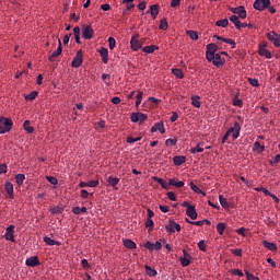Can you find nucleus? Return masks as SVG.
<instances>
[{"label":"nucleus","instance_id":"nucleus-13","mask_svg":"<svg viewBox=\"0 0 280 280\" xmlns=\"http://www.w3.org/2000/svg\"><path fill=\"white\" fill-rule=\"evenodd\" d=\"M186 214L191 219V221H196V219L198 217L196 207H194L192 205H189L186 210Z\"/></svg>","mask_w":280,"mask_h":280},{"label":"nucleus","instance_id":"nucleus-17","mask_svg":"<svg viewBox=\"0 0 280 280\" xmlns=\"http://www.w3.org/2000/svg\"><path fill=\"white\" fill-rule=\"evenodd\" d=\"M156 131H160V133L166 132V129L164 128V122H155V125L152 126L151 133H155Z\"/></svg>","mask_w":280,"mask_h":280},{"label":"nucleus","instance_id":"nucleus-52","mask_svg":"<svg viewBox=\"0 0 280 280\" xmlns=\"http://www.w3.org/2000/svg\"><path fill=\"white\" fill-rule=\"evenodd\" d=\"M108 43H109V49H115L116 48V38L109 37Z\"/></svg>","mask_w":280,"mask_h":280},{"label":"nucleus","instance_id":"nucleus-24","mask_svg":"<svg viewBox=\"0 0 280 280\" xmlns=\"http://www.w3.org/2000/svg\"><path fill=\"white\" fill-rule=\"evenodd\" d=\"M101 58L104 63H108V49L107 47H102L100 50Z\"/></svg>","mask_w":280,"mask_h":280},{"label":"nucleus","instance_id":"nucleus-28","mask_svg":"<svg viewBox=\"0 0 280 280\" xmlns=\"http://www.w3.org/2000/svg\"><path fill=\"white\" fill-rule=\"evenodd\" d=\"M165 230L167 231V233H175V231H176L175 220H170V222L166 223V225H165Z\"/></svg>","mask_w":280,"mask_h":280},{"label":"nucleus","instance_id":"nucleus-16","mask_svg":"<svg viewBox=\"0 0 280 280\" xmlns=\"http://www.w3.org/2000/svg\"><path fill=\"white\" fill-rule=\"evenodd\" d=\"M62 52V45L61 42L59 40V46L57 47L56 51H54L49 57H48V61L54 62V60L56 58H58L59 56H61Z\"/></svg>","mask_w":280,"mask_h":280},{"label":"nucleus","instance_id":"nucleus-51","mask_svg":"<svg viewBox=\"0 0 280 280\" xmlns=\"http://www.w3.org/2000/svg\"><path fill=\"white\" fill-rule=\"evenodd\" d=\"M203 151H205V149H203L202 147H200V145L192 147V148L190 149V152H191L192 154H196V152H203Z\"/></svg>","mask_w":280,"mask_h":280},{"label":"nucleus","instance_id":"nucleus-31","mask_svg":"<svg viewBox=\"0 0 280 280\" xmlns=\"http://www.w3.org/2000/svg\"><path fill=\"white\" fill-rule=\"evenodd\" d=\"M145 272L148 275V277L154 278L158 275V271L155 269H153V267H150L148 265H145Z\"/></svg>","mask_w":280,"mask_h":280},{"label":"nucleus","instance_id":"nucleus-1","mask_svg":"<svg viewBox=\"0 0 280 280\" xmlns=\"http://www.w3.org/2000/svg\"><path fill=\"white\" fill-rule=\"evenodd\" d=\"M153 180L155 183H159L160 186L163 187V189H170V186H175V187H184L185 186V182L180 180V182H176L175 178H170V182L167 184L166 180H164V178H160V177H153Z\"/></svg>","mask_w":280,"mask_h":280},{"label":"nucleus","instance_id":"nucleus-12","mask_svg":"<svg viewBox=\"0 0 280 280\" xmlns=\"http://www.w3.org/2000/svg\"><path fill=\"white\" fill-rule=\"evenodd\" d=\"M143 246L148 250H161L162 243H161V241H156L155 243H151V241H147Z\"/></svg>","mask_w":280,"mask_h":280},{"label":"nucleus","instance_id":"nucleus-61","mask_svg":"<svg viewBox=\"0 0 280 280\" xmlns=\"http://www.w3.org/2000/svg\"><path fill=\"white\" fill-rule=\"evenodd\" d=\"M47 182L52 184V185H58V179L54 176H48Z\"/></svg>","mask_w":280,"mask_h":280},{"label":"nucleus","instance_id":"nucleus-50","mask_svg":"<svg viewBox=\"0 0 280 280\" xmlns=\"http://www.w3.org/2000/svg\"><path fill=\"white\" fill-rule=\"evenodd\" d=\"M198 247H199V250L207 252L206 241L205 240L199 241Z\"/></svg>","mask_w":280,"mask_h":280},{"label":"nucleus","instance_id":"nucleus-47","mask_svg":"<svg viewBox=\"0 0 280 280\" xmlns=\"http://www.w3.org/2000/svg\"><path fill=\"white\" fill-rule=\"evenodd\" d=\"M167 28H168V23H167V20H161V22H160V30L161 31H167Z\"/></svg>","mask_w":280,"mask_h":280},{"label":"nucleus","instance_id":"nucleus-26","mask_svg":"<svg viewBox=\"0 0 280 280\" xmlns=\"http://www.w3.org/2000/svg\"><path fill=\"white\" fill-rule=\"evenodd\" d=\"M23 129H24V131L28 132V135H32V133H34V131H35L34 127L31 126L30 120H24V122H23Z\"/></svg>","mask_w":280,"mask_h":280},{"label":"nucleus","instance_id":"nucleus-49","mask_svg":"<svg viewBox=\"0 0 280 280\" xmlns=\"http://www.w3.org/2000/svg\"><path fill=\"white\" fill-rule=\"evenodd\" d=\"M165 143H166L167 147L176 145L177 144V138H167Z\"/></svg>","mask_w":280,"mask_h":280},{"label":"nucleus","instance_id":"nucleus-30","mask_svg":"<svg viewBox=\"0 0 280 280\" xmlns=\"http://www.w3.org/2000/svg\"><path fill=\"white\" fill-rule=\"evenodd\" d=\"M150 13H151L152 19L155 20L159 14V4L150 5Z\"/></svg>","mask_w":280,"mask_h":280},{"label":"nucleus","instance_id":"nucleus-56","mask_svg":"<svg viewBox=\"0 0 280 280\" xmlns=\"http://www.w3.org/2000/svg\"><path fill=\"white\" fill-rule=\"evenodd\" d=\"M167 198L171 199V201H177V196L173 191L167 192Z\"/></svg>","mask_w":280,"mask_h":280},{"label":"nucleus","instance_id":"nucleus-57","mask_svg":"<svg viewBox=\"0 0 280 280\" xmlns=\"http://www.w3.org/2000/svg\"><path fill=\"white\" fill-rule=\"evenodd\" d=\"M233 104L236 107H243V100L235 97Z\"/></svg>","mask_w":280,"mask_h":280},{"label":"nucleus","instance_id":"nucleus-40","mask_svg":"<svg viewBox=\"0 0 280 280\" xmlns=\"http://www.w3.org/2000/svg\"><path fill=\"white\" fill-rule=\"evenodd\" d=\"M143 100V91H139L138 94H136V107H139L140 104H142Z\"/></svg>","mask_w":280,"mask_h":280},{"label":"nucleus","instance_id":"nucleus-18","mask_svg":"<svg viewBox=\"0 0 280 280\" xmlns=\"http://www.w3.org/2000/svg\"><path fill=\"white\" fill-rule=\"evenodd\" d=\"M94 30L92 26H85L83 28V37L84 39H93Z\"/></svg>","mask_w":280,"mask_h":280},{"label":"nucleus","instance_id":"nucleus-53","mask_svg":"<svg viewBox=\"0 0 280 280\" xmlns=\"http://www.w3.org/2000/svg\"><path fill=\"white\" fill-rule=\"evenodd\" d=\"M247 280H259L258 276H254L252 272L246 271L245 272Z\"/></svg>","mask_w":280,"mask_h":280},{"label":"nucleus","instance_id":"nucleus-2","mask_svg":"<svg viewBox=\"0 0 280 280\" xmlns=\"http://www.w3.org/2000/svg\"><path fill=\"white\" fill-rule=\"evenodd\" d=\"M219 49V46L218 44H214V43H210L207 45V51H206V59L208 61H212L213 62V59L215 58V54Z\"/></svg>","mask_w":280,"mask_h":280},{"label":"nucleus","instance_id":"nucleus-14","mask_svg":"<svg viewBox=\"0 0 280 280\" xmlns=\"http://www.w3.org/2000/svg\"><path fill=\"white\" fill-rule=\"evenodd\" d=\"M14 225H9V228L5 229V240L10 242H14Z\"/></svg>","mask_w":280,"mask_h":280},{"label":"nucleus","instance_id":"nucleus-29","mask_svg":"<svg viewBox=\"0 0 280 280\" xmlns=\"http://www.w3.org/2000/svg\"><path fill=\"white\" fill-rule=\"evenodd\" d=\"M107 183L109 184V186L117 188L116 186H118V184L120 183V178L110 176L107 178Z\"/></svg>","mask_w":280,"mask_h":280},{"label":"nucleus","instance_id":"nucleus-22","mask_svg":"<svg viewBox=\"0 0 280 280\" xmlns=\"http://www.w3.org/2000/svg\"><path fill=\"white\" fill-rule=\"evenodd\" d=\"M230 22L234 23L235 27L241 31L242 30V22L240 21V18L235 14L230 16Z\"/></svg>","mask_w":280,"mask_h":280},{"label":"nucleus","instance_id":"nucleus-55","mask_svg":"<svg viewBox=\"0 0 280 280\" xmlns=\"http://www.w3.org/2000/svg\"><path fill=\"white\" fill-rule=\"evenodd\" d=\"M248 82L252 86H259V81L258 79H253V78H249L248 79Z\"/></svg>","mask_w":280,"mask_h":280},{"label":"nucleus","instance_id":"nucleus-59","mask_svg":"<svg viewBox=\"0 0 280 280\" xmlns=\"http://www.w3.org/2000/svg\"><path fill=\"white\" fill-rule=\"evenodd\" d=\"M231 252H232V254L237 255L238 257H242V255H243L242 248L231 249Z\"/></svg>","mask_w":280,"mask_h":280},{"label":"nucleus","instance_id":"nucleus-44","mask_svg":"<svg viewBox=\"0 0 280 280\" xmlns=\"http://www.w3.org/2000/svg\"><path fill=\"white\" fill-rule=\"evenodd\" d=\"M5 191H7V195H9V196H12V194H13V186H12V184L10 183V182H7L5 183Z\"/></svg>","mask_w":280,"mask_h":280},{"label":"nucleus","instance_id":"nucleus-43","mask_svg":"<svg viewBox=\"0 0 280 280\" xmlns=\"http://www.w3.org/2000/svg\"><path fill=\"white\" fill-rule=\"evenodd\" d=\"M172 72L178 79L185 78V74H184L183 70H180V69H172Z\"/></svg>","mask_w":280,"mask_h":280},{"label":"nucleus","instance_id":"nucleus-27","mask_svg":"<svg viewBox=\"0 0 280 280\" xmlns=\"http://www.w3.org/2000/svg\"><path fill=\"white\" fill-rule=\"evenodd\" d=\"M191 105H194V107H197V108L201 107L200 96L198 94H194L191 96Z\"/></svg>","mask_w":280,"mask_h":280},{"label":"nucleus","instance_id":"nucleus-3","mask_svg":"<svg viewBox=\"0 0 280 280\" xmlns=\"http://www.w3.org/2000/svg\"><path fill=\"white\" fill-rule=\"evenodd\" d=\"M12 120L10 118L0 117V135L11 131Z\"/></svg>","mask_w":280,"mask_h":280},{"label":"nucleus","instance_id":"nucleus-15","mask_svg":"<svg viewBox=\"0 0 280 280\" xmlns=\"http://www.w3.org/2000/svg\"><path fill=\"white\" fill-rule=\"evenodd\" d=\"M25 264L26 266L34 268L40 266V260H38L37 256H33L26 259Z\"/></svg>","mask_w":280,"mask_h":280},{"label":"nucleus","instance_id":"nucleus-33","mask_svg":"<svg viewBox=\"0 0 280 280\" xmlns=\"http://www.w3.org/2000/svg\"><path fill=\"white\" fill-rule=\"evenodd\" d=\"M225 229H226V223H224V222H219V223H217V232H218L220 235H223V234H224Z\"/></svg>","mask_w":280,"mask_h":280},{"label":"nucleus","instance_id":"nucleus-25","mask_svg":"<svg viewBox=\"0 0 280 280\" xmlns=\"http://www.w3.org/2000/svg\"><path fill=\"white\" fill-rule=\"evenodd\" d=\"M259 55L260 57H265V58H272V55L271 52L269 51V49L265 48V47H261V45L259 46Z\"/></svg>","mask_w":280,"mask_h":280},{"label":"nucleus","instance_id":"nucleus-46","mask_svg":"<svg viewBox=\"0 0 280 280\" xmlns=\"http://www.w3.org/2000/svg\"><path fill=\"white\" fill-rule=\"evenodd\" d=\"M37 95H38L37 91H33L32 93H30L28 95H26L24 98H25L26 101H34L35 98H37Z\"/></svg>","mask_w":280,"mask_h":280},{"label":"nucleus","instance_id":"nucleus-11","mask_svg":"<svg viewBox=\"0 0 280 280\" xmlns=\"http://www.w3.org/2000/svg\"><path fill=\"white\" fill-rule=\"evenodd\" d=\"M82 63H83V51H82V49H79V51L77 52V55L74 56V58L72 60L71 66L78 68V67L82 66Z\"/></svg>","mask_w":280,"mask_h":280},{"label":"nucleus","instance_id":"nucleus-39","mask_svg":"<svg viewBox=\"0 0 280 280\" xmlns=\"http://www.w3.org/2000/svg\"><path fill=\"white\" fill-rule=\"evenodd\" d=\"M23 182H25V174L15 175V184H18V186L23 185Z\"/></svg>","mask_w":280,"mask_h":280},{"label":"nucleus","instance_id":"nucleus-36","mask_svg":"<svg viewBox=\"0 0 280 280\" xmlns=\"http://www.w3.org/2000/svg\"><path fill=\"white\" fill-rule=\"evenodd\" d=\"M124 244L127 248L135 249L137 248V243L132 240H124Z\"/></svg>","mask_w":280,"mask_h":280},{"label":"nucleus","instance_id":"nucleus-20","mask_svg":"<svg viewBox=\"0 0 280 280\" xmlns=\"http://www.w3.org/2000/svg\"><path fill=\"white\" fill-rule=\"evenodd\" d=\"M212 63L215 67H223L224 66V60H223V58H221V55L219 52H217L214 55Z\"/></svg>","mask_w":280,"mask_h":280},{"label":"nucleus","instance_id":"nucleus-8","mask_svg":"<svg viewBox=\"0 0 280 280\" xmlns=\"http://www.w3.org/2000/svg\"><path fill=\"white\" fill-rule=\"evenodd\" d=\"M183 257L179 258L180 264L184 268H187L189 264L191 262V255L187 249H183Z\"/></svg>","mask_w":280,"mask_h":280},{"label":"nucleus","instance_id":"nucleus-4","mask_svg":"<svg viewBox=\"0 0 280 280\" xmlns=\"http://www.w3.org/2000/svg\"><path fill=\"white\" fill-rule=\"evenodd\" d=\"M271 4L270 0H255L254 10L264 11Z\"/></svg>","mask_w":280,"mask_h":280},{"label":"nucleus","instance_id":"nucleus-10","mask_svg":"<svg viewBox=\"0 0 280 280\" xmlns=\"http://www.w3.org/2000/svg\"><path fill=\"white\" fill-rule=\"evenodd\" d=\"M229 10L235 15L238 14L240 19H246L247 13L244 5H240L238 8H229Z\"/></svg>","mask_w":280,"mask_h":280},{"label":"nucleus","instance_id":"nucleus-38","mask_svg":"<svg viewBox=\"0 0 280 280\" xmlns=\"http://www.w3.org/2000/svg\"><path fill=\"white\" fill-rule=\"evenodd\" d=\"M217 27H229V20L224 18L223 20H219L215 22Z\"/></svg>","mask_w":280,"mask_h":280},{"label":"nucleus","instance_id":"nucleus-63","mask_svg":"<svg viewBox=\"0 0 280 280\" xmlns=\"http://www.w3.org/2000/svg\"><path fill=\"white\" fill-rule=\"evenodd\" d=\"M145 8H147V2H145V0H142V2H140V4H138V10L144 11Z\"/></svg>","mask_w":280,"mask_h":280},{"label":"nucleus","instance_id":"nucleus-6","mask_svg":"<svg viewBox=\"0 0 280 280\" xmlns=\"http://www.w3.org/2000/svg\"><path fill=\"white\" fill-rule=\"evenodd\" d=\"M130 44H131L132 51H139V49L143 48V44L140 43V40H139V34L138 35H133L131 37Z\"/></svg>","mask_w":280,"mask_h":280},{"label":"nucleus","instance_id":"nucleus-42","mask_svg":"<svg viewBox=\"0 0 280 280\" xmlns=\"http://www.w3.org/2000/svg\"><path fill=\"white\" fill-rule=\"evenodd\" d=\"M72 212H74L77 215H79L80 213H85V212H88V208H86V207H82V208H80V207H74V208L72 209Z\"/></svg>","mask_w":280,"mask_h":280},{"label":"nucleus","instance_id":"nucleus-21","mask_svg":"<svg viewBox=\"0 0 280 280\" xmlns=\"http://www.w3.org/2000/svg\"><path fill=\"white\" fill-rule=\"evenodd\" d=\"M262 245H264L265 248H267L268 250H271V252L278 250V246L276 245V243H270V241L264 240V241H262Z\"/></svg>","mask_w":280,"mask_h":280},{"label":"nucleus","instance_id":"nucleus-58","mask_svg":"<svg viewBox=\"0 0 280 280\" xmlns=\"http://www.w3.org/2000/svg\"><path fill=\"white\" fill-rule=\"evenodd\" d=\"M254 148H255V149H258L259 152H264V151H265V145H261L260 142H255V143H254Z\"/></svg>","mask_w":280,"mask_h":280},{"label":"nucleus","instance_id":"nucleus-19","mask_svg":"<svg viewBox=\"0 0 280 280\" xmlns=\"http://www.w3.org/2000/svg\"><path fill=\"white\" fill-rule=\"evenodd\" d=\"M173 163L175 166L184 165V163H186L185 155H174Z\"/></svg>","mask_w":280,"mask_h":280},{"label":"nucleus","instance_id":"nucleus-54","mask_svg":"<svg viewBox=\"0 0 280 280\" xmlns=\"http://www.w3.org/2000/svg\"><path fill=\"white\" fill-rule=\"evenodd\" d=\"M141 139H142V137H138V138L128 137L127 142L128 143H135V142H139Z\"/></svg>","mask_w":280,"mask_h":280},{"label":"nucleus","instance_id":"nucleus-32","mask_svg":"<svg viewBox=\"0 0 280 280\" xmlns=\"http://www.w3.org/2000/svg\"><path fill=\"white\" fill-rule=\"evenodd\" d=\"M44 242H45V244H47L48 246H56V245L59 246V245H60L59 242L52 240V238L49 237V236H45V237H44Z\"/></svg>","mask_w":280,"mask_h":280},{"label":"nucleus","instance_id":"nucleus-7","mask_svg":"<svg viewBox=\"0 0 280 280\" xmlns=\"http://www.w3.org/2000/svg\"><path fill=\"white\" fill-rule=\"evenodd\" d=\"M267 38L271 43H273V46H276V48L280 47V34H277L275 31H272L267 34Z\"/></svg>","mask_w":280,"mask_h":280},{"label":"nucleus","instance_id":"nucleus-34","mask_svg":"<svg viewBox=\"0 0 280 280\" xmlns=\"http://www.w3.org/2000/svg\"><path fill=\"white\" fill-rule=\"evenodd\" d=\"M158 49H159V46H155V45L142 47V51L149 52V54H152V52L156 51Z\"/></svg>","mask_w":280,"mask_h":280},{"label":"nucleus","instance_id":"nucleus-45","mask_svg":"<svg viewBox=\"0 0 280 280\" xmlns=\"http://www.w3.org/2000/svg\"><path fill=\"white\" fill-rule=\"evenodd\" d=\"M219 201L223 208H229L228 200H226V198H224V196L222 194H220V196H219Z\"/></svg>","mask_w":280,"mask_h":280},{"label":"nucleus","instance_id":"nucleus-5","mask_svg":"<svg viewBox=\"0 0 280 280\" xmlns=\"http://www.w3.org/2000/svg\"><path fill=\"white\" fill-rule=\"evenodd\" d=\"M147 119H148V116H147V114H143V112H133L132 114H131V121L132 122H144V121H147Z\"/></svg>","mask_w":280,"mask_h":280},{"label":"nucleus","instance_id":"nucleus-37","mask_svg":"<svg viewBox=\"0 0 280 280\" xmlns=\"http://www.w3.org/2000/svg\"><path fill=\"white\" fill-rule=\"evenodd\" d=\"M80 32H81L80 26H74L73 28L74 39H75V43L78 44H81Z\"/></svg>","mask_w":280,"mask_h":280},{"label":"nucleus","instance_id":"nucleus-9","mask_svg":"<svg viewBox=\"0 0 280 280\" xmlns=\"http://www.w3.org/2000/svg\"><path fill=\"white\" fill-rule=\"evenodd\" d=\"M229 130H230V135H232L233 139L236 140L240 137L242 126L240 125V122L235 121L234 126H232Z\"/></svg>","mask_w":280,"mask_h":280},{"label":"nucleus","instance_id":"nucleus-35","mask_svg":"<svg viewBox=\"0 0 280 280\" xmlns=\"http://www.w3.org/2000/svg\"><path fill=\"white\" fill-rule=\"evenodd\" d=\"M186 34L189 36L190 39L197 40L199 39V34L195 32V30H187Z\"/></svg>","mask_w":280,"mask_h":280},{"label":"nucleus","instance_id":"nucleus-60","mask_svg":"<svg viewBox=\"0 0 280 280\" xmlns=\"http://www.w3.org/2000/svg\"><path fill=\"white\" fill-rule=\"evenodd\" d=\"M145 226L149 228L150 230L154 228V222L152 219L148 218L145 221Z\"/></svg>","mask_w":280,"mask_h":280},{"label":"nucleus","instance_id":"nucleus-62","mask_svg":"<svg viewBox=\"0 0 280 280\" xmlns=\"http://www.w3.org/2000/svg\"><path fill=\"white\" fill-rule=\"evenodd\" d=\"M8 173V165L0 164V175Z\"/></svg>","mask_w":280,"mask_h":280},{"label":"nucleus","instance_id":"nucleus-41","mask_svg":"<svg viewBox=\"0 0 280 280\" xmlns=\"http://www.w3.org/2000/svg\"><path fill=\"white\" fill-rule=\"evenodd\" d=\"M189 186L191 187V189L197 192V195H203L206 196L205 192H202V190L200 189V187H198V185L194 184V182H190Z\"/></svg>","mask_w":280,"mask_h":280},{"label":"nucleus","instance_id":"nucleus-48","mask_svg":"<svg viewBox=\"0 0 280 280\" xmlns=\"http://www.w3.org/2000/svg\"><path fill=\"white\" fill-rule=\"evenodd\" d=\"M186 222H188V224H194V225H199V226L203 225V220L192 221V220L186 219Z\"/></svg>","mask_w":280,"mask_h":280},{"label":"nucleus","instance_id":"nucleus-64","mask_svg":"<svg viewBox=\"0 0 280 280\" xmlns=\"http://www.w3.org/2000/svg\"><path fill=\"white\" fill-rule=\"evenodd\" d=\"M98 184H100V180H90V182H88L89 187H96V186H98Z\"/></svg>","mask_w":280,"mask_h":280},{"label":"nucleus","instance_id":"nucleus-23","mask_svg":"<svg viewBox=\"0 0 280 280\" xmlns=\"http://www.w3.org/2000/svg\"><path fill=\"white\" fill-rule=\"evenodd\" d=\"M214 37L218 40H223V43L230 44L232 48H235L236 46V43L235 40H233V38H225V37H221L220 35H214Z\"/></svg>","mask_w":280,"mask_h":280}]
</instances>
